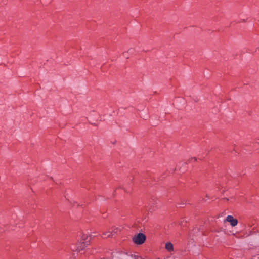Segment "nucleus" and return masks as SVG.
<instances>
[{
    "label": "nucleus",
    "instance_id": "0eeeda50",
    "mask_svg": "<svg viewBox=\"0 0 259 259\" xmlns=\"http://www.w3.org/2000/svg\"><path fill=\"white\" fill-rule=\"evenodd\" d=\"M192 160H194V161H196V158H192Z\"/></svg>",
    "mask_w": 259,
    "mask_h": 259
},
{
    "label": "nucleus",
    "instance_id": "39448f33",
    "mask_svg": "<svg viewBox=\"0 0 259 259\" xmlns=\"http://www.w3.org/2000/svg\"><path fill=\"white\" fill-rule=\"evenodd\" d=\"M165 248L168 251L173 250V245L170 242H167L165 244Z\"/></svg>",
    "mask_w": 259,
    "mask_h": 259
},
{
    "label": "nucleus",
    "instance_id": "f03ea898",
    "mask_svg": "<svg viewBox=\"0 0 259 259\" xmlns=\"http://www.w3.org/2000/svg\"><path fill=\"white\" fill-rule=\"evenodd\" d=\"M133 241L135 243L138 245L143 244L146 240V236L141 233L138 234L133 238Z\"/></svg>",
    "mask_w": 259,
    "mask_h": 259
},
{
    "label": "nucleus",
    "instance_id": "f257e3e1",
    "mask_svg": "<svg viewBox=\"0 0 259 259\" xmlns=\"http://www.w3.org/2000/svg\"><path fill=\"white\" fill-rule=\"evenodd\" d=\"M88 240V237L85 236V235H82L81 237V240L80 244H78L77 246H71V249L73 251H79L84 248V247L88 245V242L89 240Z\"/></svg>",
    "mask_w": 259,
    "mask_h": 259
},
{
    "label": "nucleus",
    "instance_id": "423d86ee",
    "mask_svg": "<svg viewBox=\"0 0 259 259\" xmlns=\"http://www.w3.org/2000/svg\"><path fill=\"white\" fill-rule=\"evenodd\" d=\"M134 259H142L141 257L137 256V255H135L134 256Z\"/></svg>",
    "mask_w": 259,
    "mask_h": 259
},
{
    "label": "nucleus",
    "instance_id": "20e7f679",
    "mask_svg": "<svg viewBox=\"0 0 259 259\" xmlns=\"http://www.w3.org/2000/svg\"><path fill=\"white\" fill-rule=\"evenodd\" d=\"M118 229L117 228H114L112 232L109 231L105 232L103 235L107 237L112 236L118 232Z\"/></svg>",
    "mask_w": 259,
    "mask_h": 259
},
{
    "label": "nucleus",
    "instance_id": "7ed1b4c3",
    "mask_svg": "<svg viewBox=\"0 0 259 259\" xmlns=\"http://www.w3.org/2000/svg\"><path fill=\"white\" fill-rule=\"evenodd\" d=\"M225 221H227L230 223L232 226L234 227L237 225L238 221L237 219H234L232 215H228Z\"/></svg>",
    "mask_w": 259,
    "mask_h": 259
}]
</instances>
